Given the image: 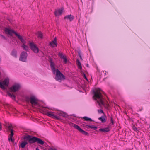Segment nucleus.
Wrapping results in <instances>:
<instances>
[{
    "instance_id": "f3484780",
    "label": "nucleus",
    "mask_w": 150,
    "mask_h": 150,
    "mask_svg": "<svg viewBox=\"0 0 150 150\" xmlns=\"http://www.w3.org/2000/svg\"><path fill=\"white\" fill-rule=\"evenodd\" d=\"M50 45L53 47H54L57 46V43L56 38H55L54 40L50 43Z\"/></svg>"
},
{
    "instance_id": "f8f14e48",
    "label": "nucleus",
    "mask_w": 150,
    "mask_h": 150,
    "mask_svg": "<svg viewBox=\"0 0 150 150\" xmlns=\"http://www.w3.org/2000/svg\"><path fill=\"white\" fill-rule=\"evenodd\" d=\"M47 115L48 116L53 118H56V119L58 118V117L55 115L54 113L53 112H48L47 113Z\"/></svg>"
},
{
    "instance_id": "1a4fd4ad",
    "label": "nucleus",
    "mask_w": 150,
    "mask_h": 150,
    "mask_svg": "<svg viewBox=\"0 0 150 150\" xmlns=\"http://www.w3.org/2000/svg\"><path fill=\"white\" fill-rule=\"evenodd\" d=\"M4 31L6 33L10 35L11 36L12 35L13 33H16L13 30L9 28H5Z\"/></svg>"
},
{
    "instance_id": "79ce46f5",
    "label": "nucleus",
    "mask_w": 150,
    "mask_h": 150,
    "mask_svg": "<svg viewBox=\"0 0 150 150\" xmlns=\"http://www.w3.org/2000/svg\"><path fill=\"white\" fill-rule=\"evenodd\" d=\"M142 110V108L141 109H140V110H139L140 111H141Z\"/></svg>"
},
{
    "instance_id": "7ed1b4c3",
    "label": "nucleus",
    "mask_w": 150,
    "mask_h": 150,
    "mask_svg": "<svg viewBox=\"0 0 150 150\" xmlns=\"http://www.w3.org/2000/svg\"><path fill=\"white\" fill-rule=\"evenodd\" d=\"M25 100L27 102L30 103L32 107L34 108H35V106L38 104V100L34 96L26 97L25 98Z\"/></svg>"
},
{
    "instance_id": "bb28decb",
    "label": "nucleus",
    "mask_w": 150,
    "mask_h": 150,
    "mask_svg": "<svg viewBox=\"0 0 150 150\" xmlns=\"http://www.w3.org/2000/svg\"><path fill=\"white\" fill-rule=\"evenodd\" d=\"M76 62L77 65H78L79 68L80 69L82 67L81 65V63L78 59L77 60Z\"/></svg>"
},
{
    "instance_id": "4be33fe9",
    "label": "nucleus",
    "mask_w": 150,
    "mask_h": 150,
    "mask_svg": "<svg viewBox=\"0 0 150 150\" xmlns=\"http://www.w3.org/2000/svg\"><path fill=\"white\" fill-rule=\"evenodd\" d=\"M11 55L14 57H17V51L15 50H13L12 51Z\"/></svg>"
},
{
    "instance_id": "473e14b6",
    "label": "nucleus",
    "mask_w": 150,
    "mask_h": 150,
    "mask_svg": "<svg viewBox=\"0 0 150 150\" xmlns=\"http://www.w3.org/2000/svg\"><path fill=\"white\" fill-rule=\"evenodd\" d=\"M5 108H8L10 110V108H11V106L8 104H6L5 105Z\"/></svg>"
},
{
    "instance_id": "f704fd0d",
    "label": "nucleus",
    "mask_w": 150,
    "mask_h": 150,
    "mask_svg": "<svg viewBox=\"0 0 150 150\" xmlns=\"http://www.w3.org/2000/svg\"><path fill=\"white\" fill-rule=\"evenodd\" d=\"M110 122H111V124L112 125L114 124V121H113V118L112 117H110Z\"/></svg>"
},
{
    "instance_id": "2eb2a0df",
    "label": "nucleus",
    "mask_w": 150,
    "mask_h": 150,
    "mask_svg": "<svg viewBox=\"0 0 150 150\" xmlns=\"http://www.w3.org/2000/svg\"><path fill=\"white\" fill-rule=\"evenodd\" d=\"M64 18L67 20L69 19L70 21H71L74 19V17L73 16L71 15H68L64 17Z\"/></svg>"
},
{
    "instance_id": "ddd939ff",
    "label": "nucleus",
    "mask_w": 150,
    "mask_h": 150,
    "mask_svg": "<svg viewBox=\"0 0 150 150\" xmlns=\"http://www.w3.org/2000/svg\"><path fill=\"white\" fill-rule=\"evenodd\" d=\"M15 35L23 43V44H25V41L23 38L21 36H20L19 34H18L17 33H15Z\"/></svg>"
},
{
    "instance_id": "a211bd4d",
    "label": "nucleus",
    "mask_w": 150,
    "mask_h": 150,
    "mask_svg": "<svg viewBox=\"0 0 150 150\" xmlns=\"http://www.w3.org/2000/svg\"><path fill=\"white\" fill-rule=\"evenodd\" d=\"M50 67L52 70L53 71L54 73L55 71V68L54 67V62H50Z\"/></svg>"
},
{
    "instance_id": "423d86ee",
    "label": "nucleus",
    "mask_w": 150,
    "mask_h": 150,
    "mask_svg": "<svg viewBox=\"0 0 150 150\" xmlns=\"http://www.w3.org/2000/svg\"><path fill=\"white\" fill-rule=\"evenodd\" d=\"M29 45L31 50L35 53H37L39 52V49L36 45L33 42H29Z\"/></svg>"
},
{
    "instance_id": "b1692460",
    "label": "nucleus",
    "mask_w": 150,
    "mask_h": 150,
    "mask_svg": "<svg viewBox=\"0 0 150 150\" xmlns=\"http://www.w3.org/2000/svg\"><path fill=\"white\" fill-rule=\"evenodd\" d=\"M12 126L11 124L9 125L7 127V130L8 131L10 132L13 130Z\"/></svg>"
},
{
    "instance_id": "0eeeda50",
    "label": "nucleus",
    "mask_w": 150,
    "mask_h": 150,
    "mask_svg": "<svg viewBox=\"0 0 150 150\" xmlns=\"http://www.w3.org/2000/svg\"><path fill=\"white\" fill-rule=\"evenodd\" d=\"M20 85L16 83L13 84L11 87L10 88L9 90L11 92H15L18 91L20 88Z\"/></svg>"
},
{
    "instance_id": "e433bc0d",
    "label": "nucleus",
    "mask_w": 150,
    "mask_h": 150,
    "mask_svg": "<svg viewBox=\"0 0 150 150\" xmlns=\"http://www.w3.org/2000/svg\"><path fill=\"white\" fill-rule=\"evenodd\" d=\"M84 77L86 80H88L86 76V75L85 74H84Z\"/></svg>"
},
{
    "instance_id": "c9c22d12",
    "label": "nucleus",
    "mask_w": 150,
    "mask_h": 150,
    "mask_svg": "<svg viewBox=\"0 0 150 150\" xmlns=\"http://www.w3.org/2000/svg\"><path fill=\"white\" fill-rule=\"evenodd\" d=\"M98 112L99 113H103V111L101 109L98 110Z\"/></svg>"
},
{
    "instance_id": "6e6552de",
    "label": "nucleus",
    "mask_w": 150,
    "mask_h": 150,
    "mask_svg": "<svg viewBox=\"0 0 150 150\" xmlns=\"http://www.w3.org/2000/svg\"><path fill=\"white\" fill-rule=\"evenodd\" d=\"M27 56L26 52L24 51L22 52L21 54L19 60L23 62H26Z\"/></svg>"
},
{
    "instance_id": "5701e85b",
    "label": "nucleus",
    "mask_w": 150,
    "mask_h": 150,
    "mask_svg": "<svg viewBox=\"0 0 150 150\" xmlns=\"http://www.w3.org/2000/svg\"><path fill=\"white\" fill-rule=\"evenodd\" d=\"M99 120L101 121L102 123H104L106 121L105 117L104 116H102L98 118Z\"/></svg>"
},
{
    "instance_id": "a19ab883",
    "label": "nucleus",
    "mask_w": 150,
    "mask_h": 150,
    "mask_svg": "<svg viewBox=\"0 0 150 150\" xmlns=\"http://www.w3.org/2000/svg\"><path fill=\"white\" fill-rule=\"evenodd\" d=\"M36 150H40L38 148H36Z\"/></svg>"
},
{
    "instance_id": "f257e3e1",
    "label": "nucleus",
    "mask_w": 150,
    "mask_h": 150,
    "mask_svg": "<svg viewBox=\"0 0 150 150\" xmlns=\"http://www.w3.org/2000/svg\"><path fill=\"white\" fill-rule=\"evenodd\" d=\"M103 93V91L99 88H96L94 92L93 98L97 100V102L100 106L104 105L103 96L102 95Z\"/></svg>"
},
{
    "instance_id": "20e7f679",
    "label": "nucleus",
    "mask_w": 150,
    "mask_h": 150,
    "mask_svg": "<svg viewBox=\"0 0 150 150\" xmlns=\"http://www.w3.org/2000/svg\"><path fill=\"white\" fill-rule=\"evenodd\" d=\"M55 79L58 81H61L65 79V76L58 69L56 70Z\"/></svg>"
},
{
    "instance_id": "9d476101",
    "label": "nucleus",
    "mask_w": 150,
    "mask_h": 150,
    "mask_svg": "<svg viewBox=\"0 0 150 150\" xmlns=\"http://www.w3.org/2000/svg\"><path fill=\"white\" fill-rule=\"evenodd\" d=\"M58 55L59 56L61 59H62L64 61V62L65 64H66L67 62V59L66 56L64 55L62 53L59 52L58 53Z\"/></svg>"
},
{
    "instance_id": "cd10ccee",
    "label": "nucleus",
    "mask_w": 150,
    "mask_h": 150,
    "mask_svg": "<svg viewBox=\"0 0 150 150\" xmlns=\"http://www.w3.org/2000/svg\"><path fill=\"white\" fill-rule=\"evenodd\" d=\"M37 35L38 38H42L43 35L41 32L39 31L37 33Z\"/></svg>"
},
{
    "instance_id": "aec40b11",
    "label": "nucleus",
    "mask_w": 150,
    "mask_h": 150,
    "mask_svg": "<svg viewBox=\"0 0 150 150\" xmlns=\"http://www.w3.org/2000/svg\"><path fill=\"white\" fill-rule=\"evenodd\" d=\"M28 144V142L26 141H24L22 142L20 144V147H21L22 148H25V146Z\"/></svg>"
},
{
    "instance_id": "412c9836",
    "label": "nucleus",
    "mask_w": 150,
    "mask_h": 150,
    "mask_svg": "<svg viewBox=\"0 0 150 150\" xmlns=\"http://www.w3.org/2000/svg\"><path fill=\"white\" fill-rule=\"evenodd\" d=\"M23 49L25 50L26 51H28L29 49V47L27 45H25V44H23L21 46Z\"/></svg>"
},
{
    "instance_id": "c756f323",
    "label": "nucleus",
    "mask_w": 150,
    "mask_h": 150,
    "mask_svg": "<svg viewBox=\"0 0 150 150\" xmlns=\"http://www.w3.org/2000/svg\"><path fill=\"white\" fill-rule=\"evenodd\" d=\"M8 95L12 99H15V97L13 94H12L10 93H8Z\"/></svg>"
},
{
    "instance_id": "4468645a",
    "label": "nucleus",
    "mask_w": 150,
    "mask_h": 150,
    "mask_svg": "<svg viewBox=\"0 0 150 150\" xmlns=\"http://www.w3.org/2000/svg\"><path fill=\"white\" fill-rule=\"evenodd\" d=\"M15 35L23 43V44H25V41L23 38L21 36H20L19 34H18L17 33H15Z\"/></svg>"
},
{
    "instance_id": "37998d69",
    "label": "nucleus",
    "mask_w": 150,
    "mask_h": 150,
    "mask_svg": "<svg viewBox=\"0 0 150 150\" xmlns=\"http://www.w3.org/2000/svg\"><path fill=\"white\" fill-rule=\"evenodd\" d=\"M134 130H137V129L136 128H135V129H134Z\"/></svg>"
},
{
    "instance_id": "72a5a7b5",
    "label": "nucleus",
    "mask_w": 150,
    "mask_h": 150,
    "mask_svg": "<svg viewBox=\"0 0 150 150\" xmlns=\"http://www.w3.org/2000/svg\"><path fill=\"white\" fill-rule=\"evenodd\" d=\"M48 150H57V149L53 146L49 147Z\"/></svg>"
},
{
    "instance_id": "9b49d317",
    "label": "nucleus",
    "mask_w": 150,
    "mask_h": 150,
    "mask_svg": "<svg viewBox=\"0 0 150 150\" xmlns=\"http://www.w3.org/2000/svg\"><path fill=\"white\" fill-rule=\"evenodd\" d=\"M63 11V9L62 8L56 9L54 12V14L56 16H59L61 15Z\"/></svg>"
},
{
    "instance_id": "ea45409f",
    "label": "nucleus",
    "mask_w": 150,
    "mask_h": 150,
    "mask_svg": "<svg viewBox=\"0 0 150 150\" xmlns=\"http://www.w3.org/2000/svg\"><path fill=\"white\" fill-rule=\"evenodd\" d=\"M1 36L3 38H5V37H4V36H3V35H1Z\"/></svg>"
},
{
    "instance_id": "2f4dec72",
    "label": "nucleus",
    "mask_w": 150,
    "mask_h": 150,
    "mask_svg": "<svg viewBox=\"0 0 150 150\" xmlns=\"http://www.w3.org/2000/svg\"><path fill=\"white\" fill-rule=\"evenodd\" d=\"M83 118L86 121H92V120L91 118H88L86 117H84Z\"/></svg>"
},
{
    "instance_id": "f03ea898",
    "label": "nucleus",
    "mask_w": 150,
    "mask_h": 150,
    "mask_svg": "<svg viewBox=\"0 0 150 150\" xmlns=\"http://www.w3.org/2000/svg\"><path fill=\"white\" fill-rule=\"evenodd\" d=\"M24 139L28 141L30 144H33L36 142L41 145H43L44 142L38 138L31 135H28L24 137Z\"/></svg>"
},
{
    "instance_id": "dca6fc26",
    "label": "nucleus",
    "mask_w": 150,
    "mask_h": 150,
    "mask_svg": "<svg viewBox=\"0 0 150 150\" xmlns=\"http://www.w3.org/2000/svg\"><path fill=\"white\" fill-rule=\"evenodd\" d=\"M110 130V127H108L103 128H100L99 129V131L103 132H109Z\"/></svg>"
},
{
    "instance_id": "c85d7f7f",
    "label": "nucleus",
    "mask_w": 150,
    "mask_h": 150,
    "mask_svg": "<svg viewBox=\"0 0 150 150\" xmlns=\"http://www.w3.org/2000/svg\"><path fill=\"white\" fill-rule=\"evenodd\" d=\"M80 132L85 135H88V133L87 132L85 131L82 129L80 131Z\"/></svg>"
},
{
    "instance_id": "393cba45",
    "label": "nucleus",
    "mask_w": 150,
    "mask_h": 150,
    "mask_svg": "<svg viewBox=\"0 0 150 150\" xmlns=\"http://www.w3.org/2000/svg\"><path fill=\"white\" fill-rule=\"evenodd\" d=\"M87 127H86L88 129L91 128L94 130H96L97 129V127L96 126H91L90 125H86Z\"/></svg>"
},
{
    "instance_id": "a878e982",
    "label": "nucleus",
    "mask_w": 150,
    "mask_h": 150,
    "mask_svg": "<svg viewBox=\"0 0 150 150\" xmlns=\"http://www.w3.org/2000/svg\"><path fill=\"white\" fill-rule=\"evenodd\" d=\"M74 127L75 128L78 129L79 132H80L81 129V128L79 126L76 124H74Z\"/></svg>"
},
{
    "instance_id": "7c9ffc66",
    "label": "nucleus",
    "mask_w": 150,
    "mask_h": 150,
    "mask_svg": "<svg viewBox=\"0 0 150 150\" xmlns=\"http://www.w3.org/2000/svg\"><path fill=\"white\" fill-rule=\"evenodd\" d=\"M59 115H60L64 117H66L67 116V114L63 112H61L60 113H59Z\"/></svg>"
},
{
    "instance_id": "4c0bfd02",
    "label": "nucleus",
    "mask_w": 150,
    "mask_h": 150,
    "mask_svg": "<svg viewBox=\"0 0 150 150\" xmlns=\"http://www.w3.org/2000/svg\"><path fill=\"white\" fill-rule=\"evenodd\" d=\"M79 57H80V58L81 59V60H82L83 59H82V57H81V55H80V56H79Z\"/></svg>"
},
{
    "instance_id": "6ab92c4d",
    "label": "nucleus",
    "mask_w": 150,
    "mask_h": 150,
    "mask_svg": "<svg viewBox=\"0 0 150 150\" xmlns=\"http://www.w3.org/2000/svg\"><path fill=\"white\" fill-rule=\"evenodd\" d=\"M10 132H11V134L9 135V137H10L8 138V140H11V142H13L14 141L12 137L14 135V133L13 132V130L10 131Z\"/></svg>"
},
{
    "instance_id": "39448f33",
    "label": "nucleus",
    "mask_w": 150,
    "mask_h": 150,
    "mask_svg": "<svg viewBox=\"0 0 150 150\" xmlns=\"http://www.w3.org/2000/svg\"><path fill=\"white\" fill-rule=\"evenodd\" d=\"M9 83V79L8 78H6L2 82L0 81V87L2 89L4 90L6 89L4 86H8Z\"/></svg>"
},
{
    "instance_id": "58836bf2",
    "label": "nucleus",
    "mask_w": 150,
    "mask_h": 150,
    "mask_svg": "<svg viewBox=\"0 0 150 150\" xmlns=\"http://www.w3.org/2000/svg\"><path fill=\"white\" fill-rule=\"evenodd\" d=\"M78 54H79V56H80V55H81V53L80 52H78Z\"/></svg>"
}]
</instances>
